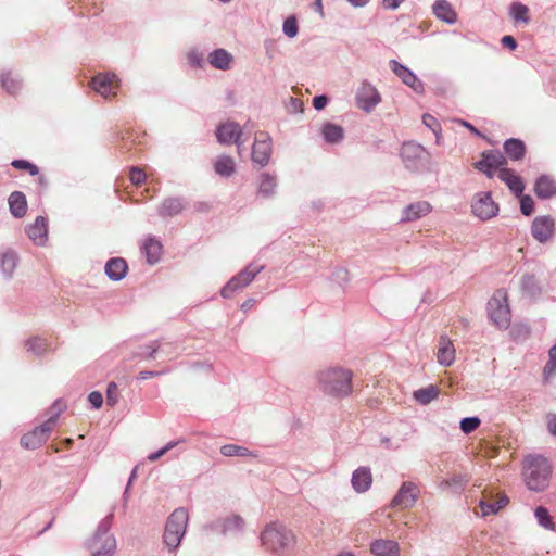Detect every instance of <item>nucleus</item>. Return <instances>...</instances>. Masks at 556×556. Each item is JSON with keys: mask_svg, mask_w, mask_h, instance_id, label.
Instances as JSON below:
<instances>
[{"mask_svg": "<svg viewBox=\"0 0 556 556\" xmlns=\"http://www.w3.org/2000/svg\"><path fill=\"white\" fill-rule=\"evenodd\" d=\"M353 371L341 366L327 367L317 374L319 390L334 399H344L353 393Z\"/></svg>", "mask_w": 556, "mask_h": 556, "instance_id": "1", "label": "nucleus"}, {"mask_svg": "<svg viewBox=\"0 0 556 556\" xmlns=\"http://www.w3.org/2000/svg\"><path fill=\"white\" fill-rule=\"evenodd\" d=\"M552 468L546 458L529 455L523 460V478L533 491H542L548 485Z\"/></svg>", "mask_w": 556, "mask_h": 556, "instance_id": "2", "label": "nucleus"}, {"mask_svg": "<svg viewBox=\"0 0 556 556\" xmlns=\"http://www.w3.org/2000/svg\"><path fill=\"white\" fill-rule=\"evenodd\" d=\"M65 407L64 403L56 401L50 409L51 416L40 427L35 428L33 431L22 437V446L28 450H35L46 443L54 429L59 416L64 412Z\"/></svg>", "mask_w": 556, "mask_h": 556, "instance_id": "3", "label": "nucleus"}, {"mask_svg": "<svg viewBox=\"0 0 556 556\" xmlns=\"http://www.w3.org/2000/svg\"><path fill=\"white\" fill-rule=\"evenodd\" d=\"M262 544L275 553L290 551L295 544L293 532L281 525H269L261 535Z\"/></svg>", "mask_w": 556, "mask_h": 556, "instance_id": "4", "label": "nucleus"}, {"mask_svg": "<svg viewBox=\"0 0 556 556\" xmlns=\"http://www.w3.org/2000/svg\"><path fill=\"white\" fill-rule=\"evenodd\" d=\"M488 314L491 321L500 329H506L510 324L508 294L505 289H497L488 302Z\"/></svg>", "mask_w": 556, "mask_h": 556, "instance_id": "5", "label": "nucleus"}, {"mask_svg": "<svg viewBox=\"0 0 556 556\" xmlns=\"http://www.w3.org/2000/svg\"><path fill=\"white\" fill-rule=\"evenodd\" d=\"M188 523V513L184 508H178L172 513L165 526L164 543L174 551L181 542Z\"/></svg>", "mask_w": 556, "mask_h": 556, "instance_id": "6", "label": "nucleus"}, {"mask_svg": "<svg viewBox=\"0 0 556 556\" xmlns=\"http://www.w3.org/2000/svg\"><path fill=\"white\" fill-rule=\"evenodd\" d=\"M263 268L262 265L249 264L223 287L220 295L226 299L231 298L236 292L248 287Z\"/></svg>", "mask_w": 556, "mask_h": 556, "instance_id": "7", "label": "nucleus"}, {"mask_svg": "<svg viewBox=\"0 0 556 556\" xmlns=\"http://www.w3.org/2000/svg\"><path fill=\"white\" fill-rule=\"evenodd\" d=\"M506 165V157L497 151H484L481 159L473 163V167L489 178H493L495 174L498 175L502 167Z\"/></svg>", "mask_w": 556, "mask_h": 556, "instance_id": "8", "label": "nucleus"}, {"mask_svg": "<svg viewBox=\"0 0 556 556\" xmlns=\"http://www.w3.org/2000/svg\"><path fill=\"white\" fill-rule=\"evenodd\" d=\"M471 207L472 213L482 220L494 217L498 212V205L493 201L490 192L477 193Z\"/></svg>", "mask_w": 556, "mask_h": 556, "instance_id": "9", "label": "nucleus"}, {"mask_svg": "<svg viewBox=\"0 0 556 556\" xmlns=\"http://www.w3.org/2000/svg\"><path fill=\"white\" fill-rule=\"evenodd\" d=\"M401 157L407 168L417 169L427 160L428 153L422 146L415 142H406L402 146Z\"/></svg>", "mask_w": 556, "mask_h": 556, "instance_id": "10", "label": "nucleus"}, {"mask_svg": "<svg viewBox=\"0 0 556 556\" xmlns=\"http://www.w3.org/2000/svg\"><path fill=\"white\" fill-rule=\"evenodd\" d=\"M271 154V140L267 132L260 131L255 134L252 147V160L254 163L264 166L268 163Z\"/></svg>", "mask_w": 556, "mask_h": 556, "instance_id": "11", "label": "nucleus"}, {"mask_svg": "<svg viewBox=\"0 0 556 556\" xmlns=\"http://www.w3.org/2000/svg\"><path fill=\"white\" fill-rule=\"evenodd\" d=\"M380 101L381 97L371 84L364 81L357 89L356 104L363 111L371 112Z\"/></svg>", "mask_w": 556, "mask_h": 556, "instance_id": "12", "label": "nucleus"}, {"mask_svg": "<svg viewBox=\"0 0 556 556\" xmlns=\"http://www.w3.org/2000/svg\"><path fill=\"white\" fill-rule=\"evenodd\" d=\"M241 137L242 129L240 125L235 122L223 123L216 129V138L218 142H220L222 144L235 143L237 144L239 151L243 146Z\"/></svg>", "mask_w": 556, "mask_h": 556, "instance_id": "13", "label": "nucleus"}, {"mask_svg": "<svg viewBox=\"0 0 556 556\" xmlns=\"http://www.w3.org/2000/svg\"><path fill=\"white\" fill-rule=\"evenodd\" d=\"M115 547V539L106 530L96 533L89 543L92 556H112Z\"/></svg>", "mask_w": 556, "mask_h": 556, "instance_id": "14", "label": "nucleus"}, {"mask_svg": "<svg viewBox=\"0 0 556 556\" xmlns=\"http://www.w3.org/2000/svg\"><path fill=\"white\" fill-rule=\"evenodd\" d=\"M555 232V220L548 215L538 216L531 225V233L535 240L545 243L551 240Z\"/></svg>", "mask_w": 556, "mask_h": 556, "instance_id": "15", "label": "nucleus"}, {"mask_svg": "<svg viewBox=\"0 0 556 556\" xmlns=\"http://www.w3.org/2000/svg\"><path fill=\"white\" fill-rule=\"evenodd\" d=\"M418 494V486L414 482L406 481L401 485L399 492L393 497L391 506L401 509L409 508L415 505Z\"/></svg>", "mask_w": 556, "mask_h": 556, "instance_id": "16", "label": "nucleus"}, {"mask_svg": "<svg viewBox=\"0 0 556 556\" xmlns=\"http://www.w3.org/2000/svg\"><path fill=\"white\" fill-rule=\"evenodd\" d=\"M90 87L104 98L116 94L118 80L115 74H98L90 81Z\"/></svg>", "mask_w": 556, "mask_h": 556, "instance_id": "17", "label": "nucleus"}, {"mask_svg": "<svg viewBox=\"0 0 556 556\" xmlns=\"http://www.w3.org/2000/svg\"><path fill=\"white\" fill-rule=\"evenodd\" d=\"M508 503V497L505 494L497 493L493 495L490 493H483L480 501V508L482 516H489L496 514L498 510L504 508Z\"/></svg>", "mask_w": 556, "mask_h": 556, "instance_id": "18", "label": "nucleus"}, {"mask_svg": "<svg viewBox=\"0 0 556 556\" xmlns=\"http://www.w3.org/2000/svg\"><path fill=\"white\" fill-rule=\"evenodd\" d=\"M498 178L508 187L511 193L516 197H521L525 190V184L519 175L513 169L508 168L507 165L502 167L498 173Z\"/></svg>", "mask_w": 556, "mask_h": 556, "instance_id": "19", "label": "nucleus"}, {"mask_svg": "<svg viewBox=\"0 0 556 556\" xmlns=\"http://www.w3.org/2000/svg\"><path fill=\"white\" fill-rule=\"evenodd\" d=\"M391 68L396 76H399L402 81L413 88L415 91H422V83L416 77V75L404 65L400 64L396 61H391Z\"/></svg>", "mask_w": 556, "mask_h": 556, "instance_id": "20", "label": "nucleus"}, {"mask_svg": "<svg viewBox=\"0 0 556 556\" xmlns=\"http://www.w3.org/2000/svg\"><path fill=\"white\" fill-rule=\"evenodd\" d=\"M29 239L37 245H43L48 239V223L43 216H38L27 228Z\"/></svg>", "mask_w": 556, "mask_h": 556, "instance_id": "21", "label": "nucleus"}, {"mask_svg": "<svg viewBox=\"0 0 556 556\" xmlns=\"http://www.w3.org/2000/svg\"><path fill=\"white\" fill-rule=\"evenodd\" d=\"M438 362L442 366H451L455 361V348L447 337L441 336L438 343L437 351Z\"/></svg>", "mask_w": 556, "mask_h": 556, "instance_id": "22", "label": "nucleus"}, {"mask_svg": "<svg viewBox=\"0 0 556 556\" xmlns=\"http://www.w3.org/2000/svg\"><path fill=\"white\" fill-rule=\"evenodd\" d=\"M214 172L225 178L231 177L236 173V161L229 155H218L213 162Z\"/></svg>", "mask_w": 556, "mask_h": 556, "instance_id": "23", "label": "nucleus"}, {"mask_svg": "<svg viewBox=\"0 0 556 556\" xmlns=\"http://www.w3.org/2000/svg\"><path fill=\"white\" fill-rule=\"evenodd\" d=\"M370 551L376 556H400V546L393 540H376L371 543Z\"/></svg>", "mask_w": 556, "mask_h": 556, "instance_id": "24", "label": "nucleus"}, {"mask_svg": "<svg viewBox=\"0 0 556 556\" xmlns=\"http://www.w3.org/2000/svg\"><path fill=\"white\" fill-rule=\"evenodd\" d=\"M351 482L356 492L367 491L372 483L370 469L367 467L357 468L352 475Z\"/></svg>", "mask_w": 556, "mask_h": 556, "instance_id": "25", "label": "nucleus"}, {"mask_svg": "<svg viewBox=\"0 0 556 556\" xmlns=\"http://www.w3.org/2000/svg\"><path fill=\"white\" fill-rule=\"evenodd\" d=\"M128 270L126 261L122 257H114L108 261L105 264V274L112 280L123 279Z\"/></svg>", "mask_w": 556, "mask_h": 556, "instance_id": "26", "label": "nucleus"}, {"mask_svg": "<svg viewBox=\"0 0 556 556\" xmlns=\"http://www.w3.org/2000/svg\"><path fill=\"white\" fill-rule=\"evenodd\" d=\"M534 192L540 199H549L556 194V182L549 176L543 175L535 181Z\"/></svg>", "mask_w": 556, "mask_h": 556, "instance_id": "27", "label": "nucleus"}, {"mask_svg": "<svg viewBox=\"0 0 556 556\" xmlns=\"http://www.w3.org/2000/svg\"><path fill=\"white\" fill-rule=\"evenodd\" d=\"M431 211V205L426 201H420L406 206L403 211L402 220L412 222L426 216Z\"/></svg>", "mask_w": 556, "mask_h": 556, "instance_id": "28", "label": "nucleus"}, {"mask_svg": "<svg viewBox=\"0 0 556 556\" xmlns=\"http://www.w3.org/2000/svg\"><path fill=\"white\" fill-rule=\"evenodd\" d=\"M433 13L439 20L448 24H454L457 20L456 12L446 0L435 1L433 4Z\"/></svg>", "mask_w": 556, "mask_h": 556, "instance_id": "29", "label": "nucleus"}, {"mask_svg": "<svg viewBox=\"0 0 556 556\" xmlns=\"http://www.w3.org/2000/svg\"><path fill=\"white\" fill-rule=\"evenodd\" d=\"M9 206L11 214L16 217L21 218L25 216L27 212V201L26 197L21 191H14L9 197Z\"/></svg>", "mask_w": 556, "mask_h": 556, "instance_id": "30", "label": "nucleus"}, {"mask_svg": "<svg viewBox=\"0 0 556 556\" xmlns=\"http://www.w3.org/2000/svg\"><path fill=\"white\" fill-rule=\"evenodd\" d=\"M504 151L506 155L513 161L522 160L526 154V146L519 139H508L504 143Z\"/></svg>", "mask_w": 556, "mask_h": 556, "instance_id": "31", "label": "nucleus"}, {"mask_svg": "<svg viewBox=\"0 0 556 556\" xmlns=\"http://www.w3.org/2000/svg\"><path fill=\"white\" fill-rule=\"evenodd\" d=\"M142 250L146 254L147 261L149 264H155L159 262L162 255V244L160 241L149 238L143 242Z\"/></svg>", "mask_w": 556, "mask_h": 556, "instance_id": "32", "label": "nucleus"}, {"mask_svg": "<svg viewBox=\"0 0 556 556\" xmlns=\"http://www.w3.org/2000/svg\"><path fill=\"white\" fill-rule=\"evenodd\" d=\"M208 61L215 68L225 71L229 68L232 56L226 50L217 49L210 54Z\"/></svg>", "mask_w": 556, "mask_h": 556, "instance_id": "33", "label": "nucleus"}, {"mask_svg": "<svg viewBox=\"0 0 556 556\" xmlns=\"http://www.w3.org/2000/svg\"><path fill=\"white\" fill-rule=\"evenodd\" d=\"M440 394V389L437 386L430 384L426 388L414 391L413 397L421 405H427L435 400Z\"/></svg>", "mask_w": 556, "mask_h": 556, "instance_id": "34", "label": "nucleus"}, {"mask_svg": "<svg viewBox=\"0 0 556 556\" xmlns=\"http://www.w3.org/2000/svg\"><path fill=\"white\" fill-rule=\"evenodd\" d=\"M321 134L326 141L337 143L343 138V128L339 125L327 123L323 126Z\"/></svg>", "mask_w": 556, "mask_h": 556, "instance_id": "35", "label": "nucleus"}, {"mask_svg": "<svg viewBox=\"0 0 556 556\" xmlns=\"http://www.w3.org/2000/svg\"><path fill=\"white\" fill-rule=\"evenodd\" d=\"M25 349L35 355H41L49 350V344L46 339L33 337L25 342Z\"/></svg>", "mask_w": 556, "mask_h": 556, "instance_id": "36", "label": "nucleus"}, {"mask_svg": "<svg viewBox=\"0 0 556 556\" xmlns=\"http://www.w3.org/2000/svg\"><path fill=\"white\" fill-rule=\"evenodd\" d=\"M276 188V178L269 174H262L260 176L258 193L267 198L274 194Z\"/></svg>", "mask_w": 556, "mask_h": 556, "instance_id": "37", "label": "nucleus"}, {"mask_svg": "<svg viewBox=\"0 0 556 556\" xmlns=\"http://www.w3.org/2000/svg\"><path fill=\"white\" fill-rule=\"evenodd\" d=\"M222 455L226 457H233V456H253L256 457L257 455L250 452L247 447L240 446L237 444H226L220 447Z\"/></svg>", "mask_w": 556, "mask_h": 556, "instance_id": "38", "label": "nucleus"}, {"mask_svg": "<svg viewBox=\"0 0 556 556\" xmlns=\"http://www.w3.org/2000/svg\"><path fill=\"white\" fill-rule=\"evenodd\" d=\"M182 210V205L177 199L165 200L159 208L160 215L163 217L177 215Z\"/></svg>", "mask_w": 556, "mask_h": 556, "instance_id": "39", "label": "nucleus"}, {"mask_svg": "<svg viewBox=\"0 0 556 556\" xmlns=\"http://www.w3.org/2000/svg\"><path fill=\"white\" fill-rule=\"evenodd\" d=\"M510 15L515 20V22H529V9L522 3H513L510 7Z\"/></svg>", "mask_w": 556, "mask_h": 556, "instance_id": "40", "label": "nucleus"}, {"mask_svg": "<svg viewBox=\"0 0 556 556\" xmlns=\"http://www.w3.org/2000/svg\"><path fill=\"white\" fill-rule=\"evenodd\" d=\"M16 262H17V257H16L15 253H13V252L3 253L2 257H1L2 270L5 274L11 275L16 266Z\"/></svg>", "mask_w": 556, "mask_h": 556, "instance_id": "41", "label": "nucleus"}, {"mask_svg": "<svg viewBox=\"0 0 556 556\" xmlns=\"http://www.w3.org/2000/svg\"><path fill=\"white\" fill-rule=\"evenodd\" d=\"M11 165L16 169L28 172L31 176L39 174V168L26 160H15Z\"/></svg>", "mask_w": 556, "mask_h": 556, "instance_id": "42", "label": "nucleus"}, {"mask_svg": "<svg viewBox=\"0 0 556 556\" xmlns=\"http://www.w3.org/2000/svg\"><path fill=\"white\" fill-rule=\"evenodd\" d=\"M535 517L541 526L546 529H553V521L546 508L538 507L535 509Z\"/></svg>", "mask_w": 556, "mask_h": 556, "instance_id": "43", "label": "nucleus"}, {"mask_svg": "<svg viewBox=\"0 0 556 556\" xmlns=\"http://www.w3.org/2000/svg\"><path fill=\"white\" fill-rule=\"evenodd\" d=\"M1 85L9 93H15L18 90V83L11 76L10 73L1 75Z\"/></svg>", "mask_w": 556, "mask_h": 556, "instance_id": "44", "label": "nucleus"}, {"mask_svg": "<svg viewBox=\"0 0 556 556\" xmlns=\"http://www.w3.org/2000/svg\"><path fill=\"white\" fill-rule=\"evenodd\" d=\"M481 421L478 417H467L460 421V429L464 433L468 434L475 431Z\"/></svg>", "mask_w": 556, "mask_h": 556, "instance_id": "45", "label": "nucleus"}, {"mask_svg": "<svg viewBox=\"0 0 556 556\" xmlns=\"http://www.w3.org/2000/svg\"><path fill=\"white\" fill-rule=\"evenodd\" d=\"M119 393L115 382H110L106 389V404L111 407L115 406L118 402Z\"/></svg>", "mask_w": 556, "mask_h": 556, "instance_id": "46", "label": "nucleus"}, {"mask_svg": "<svg viewBox=\"0 0 556 556\" xmlns=\"http://www.w3.org/2000/svg\"><path fill=\"white\" fill-rule=\"evenodd\" d=\"M556 374V345L549 350V361L544 367V376L546 378Z\"/></svg>", "mask_w": 556, "mask_h": 556, "instance_id": "47", "label": "nucleus"}, {"mask_svg": "<svg viewBox=\"0 0 556 556\" xmlns=\"http://www.w3.org/2000/svg\"><path fill=\"white\" fill-rule=\"evenodd\" d=\"M422 123L430 128L437 136H439L442 131L441 125L438 122V119L432 116L431 114H424L422 115Z\"/></svg>", "mask_w": 556, "mask_h": 556, "instance_id": "48", "label": "nucleus"}, {"mask_svg": "<svg viewBox=\"0 0 556 556\" xmlns=\"http://www.w3.org/2000/svg\"><path fill=\"white\" fill-rule=\"evenodd\" d=\"M520 211L523 215L529 216L534 211V201L530 195L520 197Z\"/></svg>", "mask_w": 556, "mask_h": 556, "instance_id": "49", "label": "nucleus"}, {"mask_svg": "<svg viewBox=\"0 0 556 556\" xmlns=\"http://www.w3.org/2000/svg\"><path fill=\"white\" fill-rule=\"evenodd\" d=\"M283 33L290 38L298 34V24L295 17L290 16L286 18L283 22Z\"/></svg>", "mask_w": 556, "mask_h": 556, "instance_id": "50", "label": "nucleus"}, {"mask_svg": "<svg viewBox=\"0 0 556 556\" xmlns=\"http://www.w3.org/2000/svg\"><path fill=\"white\" fill-rule=\"evenodd\" d=\"M129 178L134 185L139 186L146 180L147 175L143 169L139 167H132L130 169Z\"/></svg>", "mask_w": 556, "mask_h": 556, "instance_id": "51", "label": "nucleus"}, {"mask_svg": "<svg viewBox=\"0 0 556 556\" xmlns=\"http://www.w3.org/2000/svg\"><path fill=\"white\" fill-rule=\"evenodd\" d=\"M243 526V519L240 516H232L231 518L227 519L225 523V529H240Z\"/></svg>", "mask_w": 556, "mask_h": 556, "instance_id": "52", "label": "nucleus"}, {"mask_svg": "<svg viewBox=\"0 0 556 556\" xmlns=\"http://www.w3.org/2000/svg\"><path fill=\"white\" fill-rule=\"evenodd\" d=\"M88 400L94 408H100L103 404V396L100 392L93 391L89 394Z\"/></svg>", "mask_w": 556, "mask_h": 556, "instance_id": "53", "label": "nucleus"}, {"mask_svg": "<svg viewBox=\"0 0 556 556\" xmlns=\"http://www.w3.org/2000/svg\"><path fill=\"white\" fill-rule=\"evenodd\" d=\"M328 103V98L326 96H317L313 99V105L316 110L324 109Z\"/></svg>", "mask_w": 556, "mask_h": 556, "instance_id": "54", "label": "nucleus"}, {"mask_svg": "<svg viewBox=\"0 0 556 556\" xmlns=\"http://www.w3.org/2000/svg\"><path fill=\"white\" fill-rule=\"evenodd\" d=\"M405 0H383L382 5L388 10H396Z\"/></svg>", "mask_w": 556, "mask_h": 556, "instance_id": "55", "label": "nucleus"}, {"mask_svg": "<svg viewBox=\"0 0 556 556\" xmlns=\"http://www.w3.org/2000/svg\"><path fill=\"white\" fill-rule=\"evenodd\" d=\"M502 43H503V46L508 47L510 50H515L517 47L516 40L514 39L513 36H509V35L504 36L502 38Z\"/></svg>", "mask_w": 556, "mask_h": 556, "instance_id": "56", "label": "nucleus"}, {"mask_svg": "<svg viewBox=\"0 0 556 556\" xmlns=\"http://www.w3.org/2000/svg\"><path fill=\"white\" fill-rule=\"evenodd\" d=\"M167 453V448H161L154 453H151L149 456H148V460L149 462H155L159 458H161L164 454Z\"/></svg>", "mask_w": 556, "mask_h": 556, "instance_id": "57", "label": "nucleus"}, {"mask_svg": "<svg viewBox=\"0 0 556 556\" xmlns=\"http://www.w3.org/2000/svg\"><path fill=\"white\" fill-rule=\"evenodd\" d=\"M547 428L553 435H556V415H551L548 417Z\"/></svg>", "mask_w": 556, "mask_h": 556, "instance_id": "58", "label": "nucleus"}, {"mask_svg": "<svg viewBox=\"0 0 556 556\" xmlns=\"http://www.w3.org/2000/svg\"><path fill=\"white\" fill-rule=\"evenodd\" d=\"M459 124L463 125L464 127H466L467 129H469L472 134L480 136L479 130L475 126H472L470 123H468L466 121H459Z\"/></svg>", "mask_w": 556, "mask_h": 556, "instance_id": "59", "label": "nucleus"}, {"mask_svg": "<svg viewBox=\"0 0 556 556\" xmlns=\"http://www.w3.org/2000/svg\"><path fill=\"white\" fill-rule=\"evenodd\" d=\"M160 348V344L157 342H154L151 346H149L150 352L146 355L148 358H154V354Z\"/></svg>", "mask_w": 556, "mask_h": 556, "instance_id": "60", "label": "nucleus"}, {"mask_svg": "<svg viewBox=\"0 0 556 556\" xmlns=\"http://www.w3.org/2000/svg\"><path fill=\"white\" fill-rule=\"evenodd\" d=\"M155 375L156 374L153 371H141L138 375V379L146 380V379L154 377Z\"/></svg>", "mask_w": 556, "mask_h": 556, "instance_id": "61", "label": "nucleus"}, {"mask_svg": "<svg viewBox=\"0 0 556 556\" xmlns=\"http://www.w3.org/2000/svg\"><path fill=\"white\" fill-rule=\"evenodd\" d=\"M254 305V300L252 299H249L247 301H244L242 304H241V308L247 311V309H250L251 307H253Z\"/></svg>", "mask_w": 556, "mask_h": 556, "instance_id": "62", "label": "nucleus"}, {"mask_svg": "<svg viewBox=\"0 0 556 556\" xmlns=\"http://www.w3.org/2000/svg\"><path fill=\"white\" fill-rule=\"evenodd\" d=\"M354 7H364L369 0H348Z\"/></svg>", "mask_w": 556, "mask_h": 556, "instance_id": "63", "label": "nucleus"}, {"mask_svg": "<svg viewBox=\"0 0 556 556\" xmlns=\"http://www.w3.org/2000/svg\"><path fill=\"white\" fill-rule=\"evenodd\" d=\"M178 443L177 442H168L163 448H167V452L174 448Z\"/></svg>", "mask_w": 556, "mask_h": 556, "instance_id": "64", "label": "nucleus"}]
</instances>
